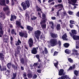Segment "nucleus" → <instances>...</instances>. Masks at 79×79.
Segmentation results:
<instances>
[{
    "mask_svg": "<svg viewBox=\"0 0 79 79\" xmlns=\"http://www.w3.org/2000/svg\"><path fill=\"white\" fill-rule=\"evenodd\" d=\"M20 63L23 64H24V58H22L20 59Z\"/></svg>",
    "mask_w": 79,
    "mask_h": 79,
    "instance_id": "obj_34",
    "label": "nucleus"
},
{
    "mask_svg": "<svg viewBox=\"0 0 79 79\" xmlns=\"http://www.w3.org/2000/svg\"><path fill=\"white\" fill-rule=\"evenodd\" d=\"M44 19L43 20H41V22L40 23V24H43V23H46V21H47V19Z\"/></svg>",
    "mask_w": 79,
    "mask_h": 79,
    "instance_id": "obj_27",
    "label": "nucleus"
},
{
    "mask_svg": "<svg viewBox=\"0 0 79 79\" xmlns=\"http://www.w3.org/2000/svg\"><path fill=\"white\" fill-rule=\"evenodd\" d=\"M69 14V15H72L74 13V12L73 11H71L70 10L69 11L67 12Z\"/></svg>",
    "mask_w": 79,
    "mask_h": 79,
    "instance_id": "obj_38",
    "label": "nucleus"
},
{
    "mask_svg": "<svg viewBox=\"0 0 79 79\" xmlns=\"http://www.w3.org/2000/svg\"><path fill=\"white\" fill-rule=\"evenodd\" d=\"M41 71H42L41 69H38L37 70V72L39 73H41Z\"/></svg>",
    "mask_w": 79,
    "mask_h": 79,
    "instance_id": "obj_62",
    "label": "nucleus"
},
{
    "mask_svg": "<svg viewBox=\"0 0 79 79\" xmlns=\"http://www.w3.org/2000/svg\"><path fill=\"white\" fill-rule=\"evenodd\" d=\"M5 13L6 15H10V10H8Z\"/></svg>",
    "mask_w": 79,
    "mask_h": 79,
    "instance_id": "obj_50",
    "label": "nucleus"
},
{
    "mask_svg": "<svg viewBox=\"0 0 79 79\" xmlns=\"http://www.w3.org/2000/svg\"><path fill=\"white\" fill-rule=\"evenodd\" d=\"M21 50V48L20 47V46H18L17 47L16 51L17 52V53H20V50Z\"/></svg>",
    "mask_w": 79,
    "mask_h": 79,
    "instance_id": "obj_23",
    "label": "nucleus"
},
{
    "mask_svg": "<svg viewBox=\"0 0 79 79\" xmlns=\"http://www.w3.org/2000/svg\"><path fill=\"white\" fill-rule=\"evenodd\" d=\"M12 64H11V62L8 63L7 64V68L9 69H11V66Z\"/></svg>",
    "mask_w": 79,
    "mask_h": 79,
    "instance_id": "obj_26",
    "label": "nucleus"
},
{
    "mask_svg": "<svg viewBox=\"0 0 79 79\" xmlns=\"http://www.w3.org/2000/svg\"><path fill=\"white\" fill-rule=\"evenodd\" d=\"M50 35L53 39H56L58 37V34L53 33H50Z\"/></svg>",
    "mask_w": 79,
    "mask_h": 79,
    "instance_id": "obj_6",
    "label": "nucleus"
},
{
    "mask_svg": "<svg viewBox=\"0 0 79 79\" xmlns=\"http://www.w3.org/2000/svg\"><path fill=\"white\" fill-rule=\"evenodd\" d=\"M3 42L4 43H9L10 39L9 38H3Z\"/></svg>",
    "mask_w": 79,
    "mask_h": 79,
    "instance_id": "obj_10",
    "label": "nucleus"
},
{
    "mask_svg": "<svg viewBox=\"0 0 79 79\" xmlns=\"http://www.w3.org/2000/svg\"><path fill=\"white\" fill-rule=\"evenodd\" d=\"M33 40H32V38H30L28 41V44L30 47H32V46L33 45Z\"/></svg>",
    "mask_w": 79,
    "mask_h": 79,
    "instance_id": "obj_5",
    "label": "nucleus"
},
{
    "mask_svg": "<svg viewBox=\"0 0 79 79\" xmlns=\"http://www.w3.org/2000/svg\"><path fill=\"white\" fill-rule=\"evenodd\" d=\"M17 74V73H13L12 74L13 77L11 79H15V78H16V77Z\"/></svg>",
    "mask_w": 79,
    "mask_h": 79,
    "instance_id": "obj_29",
    "label": "nucleus"
},
{
    "mask_svg": "<svg viewBox=\"0 0 79 79\" xmlns=\"http://www.w3.org/2000/svg\"><path fill=\"white\" fill-rule=\"evenodd\" d=\"M37 19V17H35L34 16H33L31 18V20H35Z\"/></svg>",
    "mask_w": 79,
    "mask_h": 79,
    "instance_id": "obj_41",
    "label": "nucleus"
},
{
    "mask_svg": "<svg viewBox=\"0 0 79 79\" xmlns=\"http://www.w3.org/2000/svg\"><path fill=\"white\" fill-rule=\"evenodd\" d=\"M69 26L70 28L74 27V25H73V24H69Z\"/></svg>",
    "mask_w": 79,
    "mask_h": 79,
    "instance_id": "obj_57",
    "label": "nucleus"
},
{
    "mask_svg": "<svg viewBox=\"0 0 79 79\" xmlns=\"http://www.w3.org/2000/svg\"><path fill=\"white\" fill-rule=\"evenodd\" d=\"M6 68H1L0 69V71H6Z\"/></svg>",
    "mask_w": 79,
    "mask_h": 79,
    "instance_id": "obj_48",
    "label": "nucleus"
},
{
    "mask_svg": "<svg viewBox=\"0 0 79 79\" xmlns=\"http://www.w3.org/2000/svg\"><path fill=\"white\" fill-rule=\"evenodd\" d=\"M58 52L56 51H55L54 53L53 56H56L57 55H58Z\"/></svg>",
    "mask_w": 79,
    "mask_h": 79,
    "instance_id": "obj_52",
    "label": "nucleus"
},
{
    "mask_svg": "<svg viewBox=\"0 0 79 79\" xmlns=\"http://www.w3.org/2000/svg\"><path fill=\"white\" fill-rule=\"evenodd\" d=\"M50 43L52 47H54V46H55V45L58 44L57 39L55 38L51 39L50 40Z\"/></svg>",
    "mask_w": 79,
    "mask_h": 79,
    "instance_id": "obj_1",
    "label": "nucleus"
},
{
    "mask_svg": "<svg viewBox=\"0 0 79 79\" xmlns=\"http://www.w3.org/2000/svg\"><path fill=\"white\" fill-rule=\"evenodd\" d=\"M26 18H27V19L29 20V14L28 12H27L26 14Z\"/></svg>",
    "mask_w": 79,
    "mask_h": 79,
    "instance_id": "obj_39",
    "label": "nucleus"
},
{
    "mask_svg": "<svg viewBox=\"0 0 79 79\" xmlns=\"http://www.w3.org/2000/svg\"><path fill=\"white\" fill-rule=\"evenodd\" d=\"M41 25V27L42 29H45L46 28V24H42Z\"/></svg>",
    "mask_w": 79,
    "mask_h": 79,
    "instance_id": "obj_36",
    "label": "nucleus"
},
{
    "mask_svg": "<svg viewBox=\"0 0 79 79\" xmlns=\"http://www.w3.org/2000/svg\"><path fill=\"white\" fill-rule=\"evenodd\" d=\"M42 16L44 19H47L46 17V15L45 14L43 13L42 14Z\"/></svg>",
    "mask_w": 79,
    "mask_h": 79,
    "instance_id": "obj_42",
    "label": "nucleus"
},
{
    "mask_svg": "<svg viewBox=\"0 0 79 79\" xmlns=\"http://www.w3.org/2000/svg\"><path fill=\"white\" fill-rule=\"evenodd\" d=\"M24 47L27 50H28L29 49H28V47L26 45H24Z\"/></svg>",
    "mask_w": 79,
    "mask_h": 79,
    "instance_id": "obj_64",
    "label": "nucleus"
},
{
    "mask_svg": "<svg viewBox=\"0 0 79 79\" xmlns=\"http://www.w3.org/2000/svg\"><path fill=\"white\" fill-rule=\"evenodd\" d=\"M34 34L35 37L36 38L38 41H39L41 34V31L40 30H37L35 32Z\"/></svg>",
    "mask_w": 79,
    "mask_h": 79,
    "instance_id": "obj_2",
    "label": "nucleus"
},
{
    "mask_svg": "<svg viewBox=\"0 0 79 79\" xmlns=\"http://www.w3.org/2000/svg\"><path fill=\"white\" fill-rule=\"evenodd\" d=\"M64 72V70L63 69H60L59 71V76H62L64 75L63 72Z\"/></svg>",
    "mask_w": 79,
    "mask_h": 79,
    "instance_id": "obj_13",
    "label": "nucleus"
},
{
    "mask_svg": "<svg viewBox=\"0 0 79 79\" xmlns=\"http://www.w3.org/2000/svg\"><path fill=\"white\" fill-rule=\"evenodd\" d=\"M71 32L73 35H74V34H77V31L75 30H71Z\"/></svg>",
    "mask_w": 79,
    "mask_h": 79,
    "instance_id": "obj_22",
    "label": "nucleus"
},
{
    "mask_svg": "<svg viewBox=\"0 0 79 79\" xmlns=\"http://www.w3.org/2000/svg\"><path fill=\"white\" fill-rule=\"evenodd\" d=\"M26 34V33H24L22 32H20L19 33V35L20 37H24Z\"/></svg>",
    "mask_w": 79,
    "mask_h": 79,
    "instance_id": "obj_20",
    "label": "nucleus"
},
{
    "mask_svg": "<svg viewBox=\"0 0 79 79\" xmlns=\"http://www.w3.org/2000/svg\"><path fill=\"white\" fill-rule=\"evenodd\" d=\"M4 55L3 53H0V58L1 59V60L2 61H4Z\"/></svg>",
    "mask_w": 79,
    "mask_h": 79,
    "instance_id": "obj_15",
    "label": "nucleus"
},
{
    "mask_svg": "<svg viewBox=\"0 0 79 79\" xmlns=\"http://www.w3.org/2000/svg\"><path fill=\"white\" fill-rule=\"evenodd\" d=\"M16 19V16L15 15H13L12 14H11V18L10 19V20L11 21H13V19Z\"/></svg>",
    "mask_w": 79,
    "mask_h": 79,
    "instance_id": "obj_17",
    "label": "nucleus"
},
{
    "mask_svg": "<svg viewBox=\"0 0 79 79\" xmlns=\"http://www.w3.org/2000/svg\"><path fill=\"white\" fill-rule=\"evenodd\" d=\"M25 4H26L27 8H29V7H30V6H31V4H30V2L29 0H27L25 1Z\"/></svg>",
    "mask_w": 79,
    "mask_h": 79,
    "instance_id": "obj_14",
    "label": "nucleus"
},
{
    "mask_svg": "<svg viewBox=\"0 0 79 79\" xmlns=\"http://www.w3.org/2000/svg\"><path fill=\"white\" fill-rule=\"evenodd\" d=\"M49 23L50 25H51V28L53 29L55 28V25L53 22L52 21H49Z\"/></svg>",
    "mask_w": 79,
    "mask_h": 79,
    "instance_id": "obj_16",
    "label": "nucleus"
},
{
    "mask_svg": "<svg viewBox=\"0 0 79 79\" xmlns=\"http://www.w3.org/2000/svg\"><path fill=\"white\" fill-rule=\"evenodd\" d=\"M38 64H39L38 63H34V64H33V66H34V67H36V66H37V65H38Z\"/></svg>",
    "mask_w": 79,
    "mask_h": 79,
    "instance_id": "obj_55",
    "label": "nucleus"
},
{
    "mask_svg": "<svg viewBox=\"0 0 79 79\" xmlns=\"http://www.w3.org/2000/svg\"><path fill=\"white\" fill-rule=\"evenodd\" d=\"M26 74H27V73H23V77H27V75H26Z\"/></svg>",
    "mask_w": 79,
    "mask_h": 79,
    "instance_id": "obj_58",
    "label": "nucleus"
},
{
    "mask_svg": "<svg viewBox=\"0 0 79 79\" xmlns=\"http://www.w3.org/2000/svg\"><path fill=\"white\" fill-rule=\"evenodd\" d=\"M71 2L74 3H76V2H77V0H71Z\"/></svg>",
    "mask_w": 79,
    "mask_h": 79,
    "instance_id": "obj_59",
    "label": "nucleus"
},
{
    "mask_svg": "<svg viewBox=\"0 0 79 79\" xmlns=\"http://www.w3.org/2000/svg\"><path fill=\"white\" fill-rule=\"evenodd\" d=\"M20 44H21V41L19 39H18L17 43L15 45L17 46L18 45H20Z\"/></svg>",
    "mask_w": 79,
    "mask_h": 79,
    "instance_id": "obj_30",
    "label": "nucleus"
},
{
    "mask_svg": "<svg viewBox=\"0 0 79 79\" xmlns=\"http://www.w3.org/2000/svg\"><path fill=\"white\" fill-rule=\"evenodd\" d=\"M35 56L36 57V58H37V59H39V58H40V56H39V55H35Z\"/></svg>",
    "mask_w": 79,
    "mask_h": 79,
    "instance_id": "obj_60",
    "label": "nucleus"
},
{
    "mask_svg": "<svg viewBox=\"0 0 79 79\" xmlns=\"http://www.w3.org/2000/svg\"><path fill=\"white\" fill-rule=\"evenodd\" d=\"M56 28L57 31H60L61 29L60 26V24H57V25Z\"/></svg>",
    "mask_w": 79,
    "mask_h": 79,
    "instance_id": "obj_28",
    "label": "nucleus"
},
{
    "mask_svg": "<svg viewBox=\"0 0 79 79\" xmlns=\"http://www.w3.org/2000/svg\"><path fill=\"white\" fill-rule=\"evenodd\" d=\"M2 18L3 19H5L6 17H5V15L3 14L2 12H1L0 13V18Z\"/></svg>",
    "mask_w": 79,
    "mask_h": 79,
    "instance_id": "obj_18",
    "label": "nucleus"
},
{
    "mask_svg": "<svg viewBox=\"0 0 79 79\" xmlns=\"http://www.w3.org/2000/svg\"><path fill=\"white\" fill-rule=\"evenodd\" d=\"M35 8L36 9V10L37 11H42L41 9L37 5L36 6Z\"/></svg>",
    "mask_w": 79,
    "mask_h": 79,
    "instance_id": "obj_25",
    "label": "nucleus"
},
{
    "mask_svg": "<svg viewBox=\"0 0 79 79\" xmlns=\"http://www.w3.org/2000/svg\"><path fill=\"white\" fill-rule=\"evenodd\" d=\"M15 64H12V68L14 69V70H16L17 68H18V65L17 63H15Z\"/></svg>",
    "mask_w": 79,
    "mask_h": 79,
    "instance_id": "obj_9",
    "label": "nucleus"
},
{
    "mask_svg": "<svg viewBox=\"0 0 79 79\" xmlns=\"http://www.w3.org/2000/svg\"><path fill=\"white\" fill-rule=\"evenodd\" d=\"M7 37L8 38H9V35H6V34H5L3 37V38H7Z\"/></svg>",
    "mask_w": 79,
    "mask_h": 79,
    "instance_id": "obj_46",
    "label": "nucleus"
},
{
    "mask_svg": "<svg viewBox=\"0 0 79 79\" xmlns=\"http://www.w3.org/2000/svg\"><path fill=\"white\" fill-rule=\"evenodd\" d=\"M63 5L60 4H58V8H63Z\"/></svg>",
    "mask_w": 79,
    "mask_h": 79,
    "instance_id": "obj_45",
    "label": "nucleus"
},
{
    "mask_svg": "<svg viewBox=\"0 0 79 79\" xmlns=\"http://www.w3.org/2000/svg\"><path fill=\"white\" fill-rule=\"evenodd\" d=\"M37 77V76L35 74L33 77V79H36Z\"/></svg>",
    "mask_w": 79,
    "mask_h": 79,
    "instance_id": "obj_56",
    "label": "nucleus"
},
{
    "mask_svg": "<svg viewBox=\"0 0 79 79\" xmlns=\"http://www.w3.org/2000/svg\"><path fill=\"white\" fill-rule=\"evenodd\" d=\"M54 64L56 68H58V61H57V63H54Z\"/></svg>",
    "mask_w": 79,
    "mask_h": 79,
    "instance_id": "obj_44",
    "label": "nucleus"
},
{
    "mask_svg": "<svg viewBox=\"0 0 79 79\" xmlns=\"http://www.w3.org/2000/svg\"><path fill=\"white\" fill-rule=\"evenodd\" d=\"M27 28L28 31H32L33 30V27L30 26H27Z\"/></svg>",
    "mask_w": 79,
    "mask_h": 79,
    "instance_id": "obj_24",
    "label": "nucleus"
},
{
    "mask_svg": "<svg viewBox=\"0 0 79 79\" xmlns=\"http://www.w3.org/2000/svg\"><path fill=\"white\" fill-rule=\"evenodd\" d=\"M69 22H70V24H74V21L73 20H70L69 21Z\"/></svg>",
    "mask_w": 79,
    "mask_h": 79,
    "instance_id": "obj_54",
    "label": "nucleus"
},
{
    "mask_svg": "<svg viewBox=\"0 0 79 79\" xmlns=\"http://www.w3.org/2000/svg\"><path fill=\"white\" fill-rule=\"evenodd\" d=\"M67 77V75H65L63 76H62L60 77L61 79H65Z\"/></svg>",
    "mask_w": 79,
    "mask_h": 79,
    "instance_id": "obj_47",
    "label": "nucleus"
},
{
    "mask_svg": "<svg viewBox=\"0 0 79 79\" xmlns=\"http://www.w3.org/2000/svg\"><path fill=\"white\" fill-rule=\"evenodd\" d=\"M0 5L2 6H6V3H5V0H0Z\"/></svg>",
    "mask_w": 79,
    "mask_h": 79,
    "instance_id": "obj_11",
    "label": "nucleus"
},
{
    "mask_svg": "<svg viewBox=\"0 0 79 79\" xmlns=\"http://www.w3.org/2000/svg\"><path fill=\"white\" fill-rule=\"evenodd\" d=\"M44 51L46 54L48 53V50H47V48L46 47H44Z\"/></svg>",
    "mask_w": 79,
    "mask_h": 79,
    "instance_id": "obj_43",
    "label": "nucleus"
},
{
    "mask_svg": "<svg viewBox=\"0 0 79 79\" xmlns=\"http://www.w3.org/2000/svg\"><path fill=\"white\" fill-rule=\"evenodd\" d=\"M68 61L70 62V63H73V60H72L71 58H68Z\"/></svg>",
    "mask_w": 79,
    "mask_h": 79,
    "instance_id": "obj_37",
    "label": "nucleus"
},
{
    "mask_svg": "<svg viewBox=\"0 0 79 79\" xmlns=\"http://www.w3.org/2000/svg\"><path fill=\"white\" fill-rule=\"evenodd\" d=\"M31 53L32 54H34V55H35L37 53V50L36 49V48H33L31 50Z\"/></svg>",
    "mask_w": 79,
    "mask_h": 79,
    "instance_id": "obj_7",
    "label": "nucleus"
},
{
    "mask_svg": "<svg viewBox=\"0 0 79 79\" xmlns=\"http://www.w3.org/2000/svg\"><path fill=\"white\" fill-rule=\"evenodd\" d=\"M72 52H74V53H77V50H76L74 49H73L72 50Z\"/></svg>",
    "mask_w": 79,
    "mask_h": 79,
    "instance_id": "obj_53",
    "label": "nucleus"
},
{
    "mask_svg": "<svg viewBox=\"0 0 79 79\" xmlns=\"http://www.w3.org/2000/svg\"><path fill=\"white\" fill-rule=\"evenodd\" d=\"M16 24L17 25V27H19L20 26L21 24V22L17 21H16Z\"/></svg>",
    "mask_w": 79,
    "mask_h": 79,
    "instance_id": "obj_31",
    "label": "nucleus"
},
{
    "mask_svg": "<svg viewBox=\"0 0 79 79\" xmlns=\"http://www.w3.org/2000/svg\"><path fill=\"white\" fill-rule=\"evenodd\" d=\"M15 56H17V54L19 55V53H18V52H17V51H16V50H15Z\"/></svg>",
    "mask_w": 79,
    "mask_h": 79,
    "instance_id": "obj_51",
    "label": "nucleus"
},
{
    "mask_svg": "<svg viewBox=\"0 0 79 79\" xmlns=\"http://www.w3.org/2000/svg\"><path fill=\"white\" fill-rule=\"evenodd\" d=\"M3 10L4 12H6V11H8V10H10V8H9V7L8 6H7L6 7H3Z\"/></svg>",
    "mask_w": 79,
    "mask_h": 79,
    "instance_id": "obj_19",
    "label": "nucleus"
},
{
    "mask_svg": "<svg viewBox=\"0 0 79 79\" xmlns=\"http://www.w3.org/2000/svg\"><path fill=\"white\" fill-rule=\"evenodd\" d=\"M74 73L75 75H76V76H77V75L79 74V71L77 70H74Z\"/></svg>",
    "mask_w": 79,
    "mask_h": 79,
    "instance_id": "obj_32",
    "label": "nucleus"
},
{
    "mask_svg": "<svg viewBox=\"0 0 79 79\" xmlns=\"http://www.w3.org/2000/svg\"><path fill=\"white\" fill-rule=\"evenodd\" d=\"M67 35L65 33L62 36V39L64 40H68V39L67 38Z\"/></svg>",
    "mask_w": 79,
    "mask_h": 79,
    "instance_id": "obj_12",
    "label": "nucleus"
},
{
    "mask_svg": "<svg viewBox=\"0 0 79 79\" xmlns=\"http://www.w3.org/2000/svg\"><path fill=\"white\" fill-rule=\"evenodd\" d=\"M27 76L29 78H31L32 77V75L31 73H29L27 74Z\"/></svg>",
    "mask_w": 79,
    "mask_h": 79,
    "instance_id": "obj_40",
    "label": "nucleus"
},
{
    "mask_svg": "<svg viewBox=\"0 0 79 79\" xmlns=\"http://www.w3.org/2000/svg\"><path fill=\"white\" fill-rule=\"evenodd\" d=\"M11 34L12 35H16L17 34L16 32V31L14 29H12L11 30Z\"/></svg>",
    "mask_w": 79,
    "mask_h": 79,
    "instance_id": "obj_21",
    "label": "nucleus"
},
{
    "mask_svg": "<svg viewBox=\"0 0 79 79\" xmlns=\"http://www.w3.org/2000/svg\"><path fill=\"white\" fill-rule=\"evenodd\" d=\"M65 52L67 54H69L70 53V50L69 49H66L65 51Z\"/></svg>",
    "mask_w": 79,
    "mask_h": 79,
    "instance_id": "obj_35",
    "label": "nucleus"
},
{
    "mask_svg": "<svg viewBox=\"0 0 79 79\" xmlns=\"http://www.w3.org/2000/svg\"><path fill=\"white\" fill-rule=\"evenodd\" d=\"M3 26L1 22L0 23V37H2V35H3L4 31L3 30Z\"/></svg>",
    "mask_w": 79,
    "mask_h": 79,
    "instance_id": "obj_3",
    "label": "nucleus"
},
{
    "mask_svg": "<svg viewBox=\"0 0 79 79\" xmlns=\"http://www.w3.org/2000/svg\"><path fill=\"white\" fill-rule=\"evenodd\" d=\"M7 31L8 33H10V31H11V30L10 29V28H8Z\"/></svg>",
    "mask_w": 79,
    "mask_h": 79,
    "instance_id": "obj_61",
    "label": "nucleus"
},
{
    "mask_svg": "<svg viewBox=\"0 0 79 79\" xmlns=\"http://www.w3.org/2000/svg\"><path fill=\"white\" fill-rule=\"evenodd\" d=\"M64 45L65 48H68L69 46V44L68 43H65L64 44Z\"/></svg>",
    "mask_w": 79,
    "mask_h": 79,
    "instance_id": "obj_33",
    "label": "nucleus"
},
{
    "mask_svg": "<svg viewBox=\"0 0 79 79\" xmlns=\"http://www.w3.org/2000/svg\"><path fill=\"white\" fill-rule=\"evenodd\" d=\"M57 44L59 45V47H61V43L60 41H59L58 43H57Z\"/></svg>",
    "mask_w": 79,
    "mask_h": 79,
    "instance_id": "obj_49",
    "label": "nucleus"
},
{
    "mask_svg": "<svg viewBox=\"0 0 79 79\" xmlns=\"http://www.w3.org/2000/svg\"><path fill=\"white\" fill-rule=\"evenodd\" d=\"M19 27H20L22 29H24V27L22 26V25H21Z\"/></svg>",
    "mask_w": 79,
    "mask_h": 79,
    "instance_id": "obj_63",
    "label": "nucleus"
},
{
    "mask_svg": "<svg viewBox=\"0 0 79 79\" xmlns=\"http://www.w3.org/2000/svg\"><path fill=\"white\" fill-rule=\"evenodd\" d=\"M21 5L22 6L23 10H26L27 9V6H26L25 2H22L21 3Z\"/></svg>",
    "mask_w": 79,
    "mask_h": 79,
    "instance_id": "obj_8",
    "label": "nucleus"
},
{
    "mask_svg": "<svg viewBox=\"0 0 79 79\" xmlns=\"http://www.w3.org/2000/svg\"><path fill=\"white\" fill-rule=\"evenodd\" d=\"M69 33L71 37H72L73 38V39H74V40H79V36H77V35H73V34L71 32H69Z\"/></svg>",
    "mask_w": 79,
    "mask_h": 79,
    "instance_id": "obj_4",
    "label": "nucleus"
}]
</instances>
